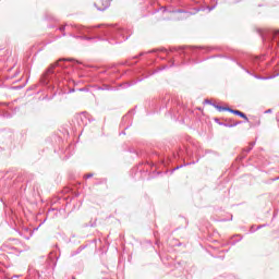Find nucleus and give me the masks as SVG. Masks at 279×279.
<instances>
[{
  "instance_id": "f257e3e1",
  "label": "nucleus",
  "mask_w": 279,
  "mask_h": 279,
  "mask_svg": "<svg viewBox=\"0 0 279 279\" xmlns=\"http://www.w3.org/2000/svg\"><path fill=\"white\" fill-rule=\"evenodd\" d=\"M230 112H232L233 114H238L239 117H241L242 119H245V113L239 111V110H230Z\"/></svg>"
},
{
  "instance_id": "f03ea898",
  "label": "nucleus",
  "mask_w": 279,
  "mask_h": 279,
  "mask_svg": "<svg viewBox=\"0 0 279 279\" xmlns=\"http://www.w3.org/2000/svg\"><path fill=\"white\" fill-rule=\"evenodd\" d=\"M216 110H218L219 112H223L226 110H228L230 112V108H226V107H221V106H215Z\"/></svg>"
},
{
  "instance_id": "7ed1b4c3",
  "label": "nucleus",
  "mask_w": 279,
  "mask_h": 279,
  "mask_svg": "<svg viewBox=\"0 0 279 279\" xmlns=\"http://www.w3.org/2000/svg\"><path fill=\"white\" fill-rule=\"evenodd\" d=\"M204 102H205V104H210V100L207 99V100H205Z\"/></svg>"
},
{
  "instance_id": "20e7f679",
  "label": "nucleus",
  "mask_w": 279,
  "mask_h": 279,
  "mask_svg": "<svg viewBox=\"0 0 279 279\" xmlns=\"http://www.w3.org/2000/svg\"><path fill=\"white\" fill-rule=\"evenodd\" d=\"M87 178H93V174H88Z\"/></svg>"
},
{
  "instance_id": "39448f33",
  "label": "nucleus",
  "mask_w": 279,
  "mask_h": 279,
  "mask_svg": "<svg viewBox=\"0 0 279 279\" xmlns=\"http://www.w3.org/2000/svg\"><path fill=\"white\" fill-rule=\"evenodd\" d=\"M54 66H58V62L54 64Z\"/></svg>"
}]
</instances>
